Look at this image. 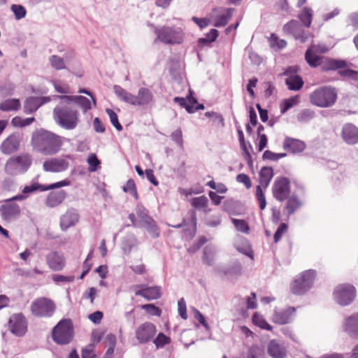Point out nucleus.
<instances>
[{
	"instance_id": "obj_9",
	"label": "nucleus",
	"mask_w": 358,
	"mask_h": 358,
	"mask_svg": "<svg viewBox=\"0 0 358 358\" xmlns=\"http://www.w3.org/2000/svg\"><path fill=\"white\" fill-rule=\"evenodd\" d=\"M55 310L53 301L44 297L35 299L31 305V313L38 317H51Z\"/></svg>"
},
{
	"instance_id": "obj_63",
	"label": "nucleus",
	"mask_w": 358,
	"mask_h": 358,
	"mask_svg": "<svg viewBox=\"0 0 358 358\" xmlns=\"http://www.w3.org/2000/svg\"><path fill=\"white\" fill-rule=\"evenodd\" d=\"M348 26H352L354 29H358V13H350L347 19Z\"/></svg>"
},
{
	"instance_id": "obj_14",
	"label": "nucleus",
	"mask_w": 358,
	"mask_h": 358,
	"mask_svg": "<svg viewBox=\"0 0 358 358\" xmlns=\"http://www.w3.org/2000/svg\"><path fill=\"white\" fill-rule=\"evenodd\" d=\"M12 334L17 336H23L27 331V322L22 313L13 315L8 322Z\"/></svg>"
},
{
	"instance_id": "obj_61",
	"label": "nucleus",
	"mask_w": 358,
	"mask_h": 358,
	"mask_svg": "<svg viewBox=\"0 0 358 358\" xmlns=\"http://www.w3.org/2000/svg\"><path fill=\"white\" fill-rule=\"evenodd\" d=\"M136 241L134 238H129L124 241L122 243V250L126 254H129L132 248L135 245Z\"/></svg>"
},
{
	"instance_id": "obj_18",
	"label": "nucleus",
	"mask_w": 358,
	"mask_h": 358,
	"mask_svg": "<svg viewBox=\"0 0 358 358\" xmlns=\"http://www.w3.org/2000/svg\"><path fill=\"white\" fill-rule=\"evenodd\" d=\"M8 203L0 206V214L2 218L6 221L16 219L20 213V206L14 203Z\"/></svg>"
},
{
	"instance_id": "obj_24",
	"label": "nucleus",
	"mask_w": 358,
	"mask_h": 358,
	"mask_svg": "<svg viewBox=\"0 0 358 358\" xmlns=\"http://www.w3.org/2000/svg\"><path fill=\"white\" fill-rule=\"evenodd\" d=\"M46 262L49 267L53 271H61L65 265L63 255L57 252H52L46 257Z\"/></svg>"
},
{
	"instance_id": "obj_49",
	"label": "nucleus",
	"mask_w": 358,
	"mask_h": 358,
	"mask_svg": "<svg viewBox=\"0 0 358 358\" xmlns=\"http://www.w3.org/2000/svg\"><path fill=\"white\" fill-rule=\"evenodd\" d=\"M106 112L110 117V120L111 124L117 131L122 130V126L119 122L117 115L115 113V111L110 108H106Z\"/></svg>"
},
{
	"instance_id": "obj_57",
	"label": "nucleus",
	"mask_w": 358,
	"mask_h": 358,
	"mask_svg": "<svg viewBox=\"0 0 358 358\" xmlns=\"http://www.w3.org/2000/svg\"><path fill=\"white\" fill-rule=\"evenodd\" d=\"M288 226L285 223H281L274 234V242L277 243L281 239L282 235L287 231Z\"/></svg>"
},
{
	"instance_id": "obj_43",
	"label": "nucleus",
	"mask_w": 358,
	"mask_h": 358,
	"mask_svg": "<svg viewBox=\"0 0 358 358\" xmlns=\"http://www.w3.org/2000/svg\"><path fill=\"white\" fill-rule=\"evenodd\" d=\"M190 203L194 208L196 209H201L208 206V199L206 196L203 195L199 197L192 198Z\"/></svg>"
},
{
	"instance_id": "obj_25",
	"label": "nucleus",
	"mask_w": 358,
	"mask_h": 358,
	"mask_svg": "<svg viewBox=\"0 0 358 358\" xmlns=\"http://www.w3.org/2000/svg\"><path fill=\"white\" fill-rule=\"evenodd\" d=\"M57 97L64 100L66 102L73 101L83 110V113H86L91 109V102L90 99L85 96L62 95Z\"/></svg>"
},
{
	"instance_id": "obj_50",
	"label": "nucleus",
	"mask_w": 358,
	"mask_h": 358,
	"mask_svg": "<svg viewBox=\"0 0 358 358\" xmlns=\"http://www.w3.org/2000/svg\"><path fill=\"white\" fill-rule=\"evenodd\" d=\"M269 42L272 48L282 49L287 45V42L284 39H280L275 34H271Z\"/></svg>"
},
{
	"instance_id": "obj_64",
	"label": "nucleus",
	"mask_w": 358,
	"mask_h": 358,
	"mask_svg": "<svg viewBox=\"0 0 358 358\" xmlns=\"http://www.w3.org/2000/svg\"><path fill=\"white\" fill-rule=\"evenodd\" d=\"M339 74L343 77H348L353 80H358V71L352 69H343L338 71Z\"/></svg>"
},
{
	"instance_id": "obj_21",
	"label": "nucleus",
	"mask_w": 358,
	"mask_h": 358,
	"mask_svg": "<svg viewBox=\"0 0 358 358\" xmlns=\"http://www.w3.org/2000/svg\"><path fill=\"white\" fill-rule=\"evenodd\" d=\"M79 220V215L76 210L70 208L60 218V227L62 231L74 226Z\"/></svg>"
},
{
	"instance_id": "obj_54",
	"label": "nucleus",
	"mask_w": 358,
	"mask_h": 358,
	"mask_svg": "<svg viewBox=\"0 0 358 358\" xmlns=\"http://www.w3.org/2000/svg\"><path fill=\"white\" fill-rule=\"evenodd\" d=\"M241 265L239 263L235 264L229 268H218L217 272L219 274L228 275V274H239L241 271Z\"/></svg>"
},
{
	"instance_id": "obj_56",
	"label": "nucleus",
	"mask_w": 358,
	"mask_h": 358,
	"mask_svg": "<svg viewBox=\"0 0 358 358\" xmlns=\"http://www.w3.org/2000/svg\"><path fill=\"white\" fill-rule=\"evenodd\" d=\"M153 342L156 347L159 348H163L166 344H169L171 342V339L163 333H159Z\"/></svg>"
},
{
	"instance_id": "obj_28",
	"label": "nucleus",
	"mask_w": 358,
	"mask_h": 358,
	"mask_svg": "<svg viewBox=\"0 0 358 358\" xmlns=\"http://www.w3.org/2000/svg\"><path fill=\"white\" fill-rule=\"evenodd\" d=\"M295 311V308L289 307L285 310H275L272 316L273 322L279 324H285L289 322L290 315Z\"/></svg>"
},
{
	"instance_id": "obj_59",
	"label": "nucleus",
	"mask_w": 358,
	"mask_h": 358,
	"mask_svg": "<svg viewBox=\"0 0 358 358\" xmlns=\"http://www.w3.org/2000/svg\"><path fill=\"white\" fill-rule=\"evenodd\" d=\"M87 163L90 165V171H96L100 164V161L94 154H91L87 158Z\"/></svg>"
},
{
	"instance_id": "obj_60",
	"label": "nucleus",
	"mask_w": 358,
	"mask_h": 358,
	"mask_svg": "<svg viewBox=\"0 0 358 358\" xmlns=\"http://www.w3.org/2000/svg\"><path fill=\"white\" fill-rule=\"evenodd\" d=\"M142 308L152 315L160 316L161 315V310L154 304H145L142 306Z\"/></svg>"
},
{
	"instance_id": "obj_8",
	"label": "nucleus",
	"mask_w": 358,
	"mask_h": 358,
	"mask_svg": "<svg viewBox=\"0 0 358 358\" xmlns=\"http://www.w3.org/2000/svg\"><path fill=\"white\" fill-rule=\"evenodd\" d=\"M157 40L166 44H180L182 41V31L177 28L162 27L155 29Z\"/></svg>"
},
{
	"instance_id": "obj_58",
	"label": "nucleus",
	"mask_w": 358,
	"mask_h": 358,
	"mask_svg": "<svg viewBox=\"0 0 358 358\" xmlns=\"http://www.w3.org/2000/svg\"><path fill=\"white\" fill-rule=\"evenodd\" d=\"M108 339L109 340V342H110V346L104 355V358H113V355L114 350L115 348V344H116L115 337L113 335H108Z\"/></svg>"
},
{
	"instance_id": "obj_42",
	"label": "nucleus",
	"mask_w": 358,
	"mask_h": 358,
	"mask_svg": "<svg viewBox=\"0 0 358 358\" xmlns=\"http://www.w3.org/2000/svg\"><path fill=\"white\" fill-rule=\"evenodd\" d=\"M252 322L256 326L263 329L268 331L272 329V327L265 320V319L262 315H259L258 313H255L253 315Z\"/></svg>"
},
{
	"instance_id": "obj_3",
	"label": "nucleus",
	"mask_w": 358,
	"mask_h": 358,
	"mask_svg": "<svg viewBox=\"0 0 358 358\" xmlns=\"http://www.w3.org/2000/svg\"><path fill=\"white\" fill-rule=\"evenodd\" d=\"M55 122L66 130L74 129L79 123L78 110L70 106H57L53 110Z\"/></svg>"
},
{
	"instance_id": "obj_1",
	"label": "nucleus",
	"mask_w": 358,
	"mask_h": 358,
	"mask_svg": "<svg viewBox=\"0 0 358 358\" xmlns=\"http://www.w3.org/2000/svg\"><path fill=\"white\" fill-rule=\"evenodd\" d=\"M31 145L35 150L44 155H53L59 151L62 141L59 136L41 129L33 133Z\"/></svg>"
},
{
	"instance_id": "obj_46",
	"label": "nucleus",
	"mask_w": 358,
	"mask_h": 358,
	"mask_svg": "<svg viewBox=\"0 0 358 358\" xmlns=\"http://www.w3.org/2000/svg\"><path fill=\"white\" fill-rule=\"evenodd\" d=\"M299 102V96H292L289 99H285L283 101V103L280 107L281 113H285L289 109H290L294 106L296 105Z\"/></svg>"
},
{
	"instance_id": "obj_6",
	"label": "nucleus",
	"mask_w": 358,
	"mask_h": 358,
	"mask_svg": "<svg viewBox=\"0 0 358 358\" xmlns=\"http://www.w3.org/2000/svg\"><path fill=\"white\" fill-rule=\"evenodd\" d=\"M315 275L316 273L314 270H308L302 273L292 282L291 285L292 292L296 295L305 294L311 288Z\"/></svg>"
},
{
	"instance_id": "obj_53",
	"label": "nucleus",
	"mask_w": 358,
	"mask_h": 358,
	"mask_svg": "<svg viewBox=\"0 0 358 358\" xmlns=\"http://www.w3.org/2000/svg\"><path fill=\"white\" fill-rule=\"evenodd\" d=\"M262 185H257L256 188V198L259 204V208L263 210L266 206V201L262 190Z\"/></svg>"
},
{
	"instance_id": "obj_38",
	"label": "nucleus",
	"mask_w": 358,
	"mask_h": 358,
	"mask_svg": "<svg viewBox=\"0 0 358 358\" xmlns=\"http://www.w3.org/2000/svg\"><path fill=\"white\" fill-rule=\"evenodd\" d=\"M50 66L55 70H64L66 69V64L62 57L57 55H52L49 57Z\"/></svg>"
},
{
	"instance_id": "obj_30",
	"label": "nucleus",
	"mask_w": 358,
	"mask_h": 358,
	"mask_svg": "<svg viewBox=\"0 0 358 358\" xmlns=\"http://www.w3.org/2000/svg\"><path fill=\"white\" fill-rule=\"evenodd\" d=\"M190 94L187 96L186 98H182L176 96L173 99V101L178 104H179L181 107L185 108L187 113H194V105L197 103V100L194 97H193L192 94V92H189Z\"/></svg>"
},
{
	"instance_id": "obj_51",
	"label": "nucleus",
	"mask_w": 358,
	"mask_h": 358,
	"mask_svg": "<svg viewBox=\"0 0 358 358\" xmlns=\"http://www.w3.org/2000/svg\"><path fill=\"white\" fill-rule=\"evenodd\" d=\"M232 222L236 229L241 232L248 234L250 227L248 223L243 220L232 219Z\"/></svg>"
},
{
	"instance_id": "obj_44",
	"label": "nucleus",
	"mask_w": 358,
	"mask_h": 358,
	"mask_svg": "<svg viewBox=\"0 0 358 358\" xmlns=\"http://www.w3.org/2000/svg\"><path fill=\"white\" fill-rule=\"evenodd\" d=\"M219 32L215 29H212L204 38H201L199 40V43L201 45H208L211 43L212 42L215 41L217 36H218Z\"/></svg>"
},
{
	"instance_id": "obj_10",
	"label": "nucleus",
	"mask_w": 358,
	"mask_h": 358,
	"mask_svg": "<svg viewBox=\"0 0 358 358\" xmlns=\"http://www.w3.org/2000/svg\"><path fill=\"white\" fill-rule=\"evenodd\" d=\"M356 296L354 286L348 284L340 285L334 292V300L341 306H348L351 303Z\"/></svg>"
},
{
	"instance_id": "obj_45",
	"label": "nucleus",
	"mask_w": 358,
	"mask_h": 358,
	"mask_svg": "<svg viewBox=\"0 0 358 358\" xmlns=\"http://www.w3.org/2000/svg\"><path fill=\"white\" fill-rule=\"evenodd\" d=\"M315 117V112L311 109H303L297 115V120L301 122H307Z\"/></svg>"
},
{
	"instance_id": "obj_31",
	"label": "nucleus",
	"mask_w": 358,
	"mask_h": 358,
	"mask_svg": "<svg viewBox=\"0 0 358 358\" xmlns=\"http://www.w3.org/2000/svg\"><path fill=\"white\" fill-rule=\"evenodd\" d=\"M347 63L345 60L327 59L322 64V69L324 71L340 70L345 68Z\"/></svg>"
},
{
	"instance_id": "obj_2",
	"label": "nucleus",
	"mask_w": 358,
	"mask_h": 358,
	"mask_svg": "<svg viewBox=\"0 0 358 358\" xmlns=\"http://www.w3.org/2000/svg\"><path fill=\"white\" fill-rule=\"evenodd\" d=\"M113 91L121 101L134 106H150L154 103V95L151 90L146 87H141L137 95H134L120 85H114Z\"/></svg>"
},
{
	"instance_id": "obj_33",
	"label": "nucleus",
	"mask_w": 358,
	"mask_h": 358,
	"mask_svg": "<svg viewBox=\"0 0 358 358\" xmlns=\"http://www.w3.org/2000/svg\"><path fill=\"white\" fill-rule=\"evenodd\" d=\"M313 11L312 8L309 7H304L299 12L298 15V17L300 21L302 22L303 26L309 28L311 25L313 20Z\"/></svg>"
},
{
	"instance_id": "obj_17",
	"label": "nucleus",
	"mask_w": 358,
	"mask_h": 358,
	"mask_svg": "<svg viewBox=\"0 0 358 358\" xmlns=\"http://www.w3.org/2000/svg\"><path fill=\"white\" fill-rule=\"evenodd\" d=\"M69 162L62 158H51L45 160L43 164L45 171L53 173L64 171L69 168Z\"/></svg>"
},
{
	"instance_id": "obj_39",
	"label": "nucleus",
	"mask_w": 358,
	"mask_h": 358,
	"mask_svg": "<svg viewBox=\"0 0 358 358\" xmlns=\"http://www.w3.org/2000/svg\"><path fill=\"white\" fill-rule=\"evenodd\" d=\"M314 50L310 47L305 53V59L308 65L311 67H317L320 65V57L314 52Z\"/></svg>"
},
{
	"instance_id": "obj_52",
	"label": "nucleus",
	"mask_w": 358,
	"mask_h": 358,
	"mask_svg": "<svg viewBox=\"0 0 358 358\" xmlns=\"http://www.w3.org/2000/svg\"><path fill=\"white\" fill-rule=\"evenodd\" d=\"M123 191L129 192L130 194L134 196L136 199H138L136 184L134 180L129 179L127 180L126 185L123 187Z\"/></svg>"
},
{
	"instance_id": "obj_11",
	"label": "nucleus",
	"mask_w": 358,
	"mask_h": 358,
	"mask_svg": "<svg viewBox=\"0 0 358 358\" xmlns=\"http://www.w3.org/2000/svg\"><path fill=\"white\" fill-rule=\"evenodd\" d=\"M273 195L279 201H283L287 199L290 192L289 180L285 177L275 179L273 188Z\"/></svg>"
},
{
	"instance_id": "obj_22",
	"label": "nucleus",
	"mask_w": 358,
	"mask_h": 358,
	"mask_svg": "<svg viewBox=\"0 0 358 358\" xmlns=\"http://www.w3.org/2000/svg\"><path fill=\"white\" fill-rule=\"evenodd\" d=\"M267 352L273 358H285L287 357L285 347L275 339L271 340L268 342Z\"/></svg>"
},
{
	"instance_id": "obj_37",
	"label": "nucleus",
	"mask_w": 358,
	"mask_h": 358,
	"mask_svg": "<svg viewBox=\"0 0 358 358\" xmlns=\"http://www.w3.org/2000/svg\"><path fill=\"white\" fill-rule=\"evenodd\" d=\"M217 252V250L214 246L207 245L204 248L203 252V260L208 265H212L214 259L215 255Z\"/></svg>"
},
{
	"instance_id": "obj_41",
	"label": "nucleus",
	"mask_w": 358,
	"mask_h": 358,
	"mask_svg": "<svg viewBox=\"0 0 358 358\" xmlns=\"http://www.w3.org/2000/svg\"><path fill=\"white\" fill-rule=\"evenodd\" d=\"M301 201L295 196L287 198L286 208L289 215H292L301 206Z\"/></svg>"
},
{
	"instance_id": "obj_15",
	"label": "nucleus",
	"mask_w": 358,
	"mask_h": 358,
	"mask_svg": "<svg viewBox=\"0 0 358 358\" xmlns=\"http://www.w3.org/2000/svg\"><path fill=\"white\" fill-rule=\"evenodd\" d=\"M22 136L19 133L9 135L0 145V150L5 155H10L18 150Z\"/></svg>"
},
{
	"instance_id": "obj_20",
	"label": "nucleus",
	"mask_w": 358,
	"mask_h": 358,
	"mask_svg": "<svg viewBox=\"0 0 358 358\" xmlns=\"http://www.w3.org/2000/svg\"><path fill=\"white\" fill-rule=\"evenodd\" d=\"M343 331L352 338H358V313L345 318L343 323Z\"/></svg>"
},
{
	"instance_id": "obj_19",
	"label": "nucleus",
	"mask_w": 358,
	"mask_h": 358,
	"mask_svg": "<svg viewBox=\"0 0 358 358\" xmlns=\"http://www.w3.org/2000/svg\"><path fill=\"white\" fill-rule=\"evenodd\" d=\"M50 101L49 96H30L27 98L24 103V112L26 114L34 113L41 106Z\"/></svg>"
},
{
	"instance_id": "obj_29",
	"label": "nucleus",
	"mask_w": 358,
	"mask_h": 358,
	"mask_svg": "<svg viewBox=\"0 0 358 358\" xmlns=\"http://www.w3.org/2000/svg\"><path fill=\"white\" fill-rule=\"evenodd\" d=\"M66 193L64 190L51 192L48 194L45 204L50 208H54L60 205L66 199Z\"/></svg>"
},
{
	"instance_id": "obj_4",
	"label": "nucleus",
	"mask_w": 358,
	"mask_h": 358,
	"mask_svg": "<svg viewBox=\"0 0 358 358\" xmlns=\"http://www.w3.org/2000/svg\"><path fill=\"white\" fill-rule=\"evenodd\" d=\"M310 102L320 108H329L337 100V90L331 86H323L315 89L309 96Z\"/></svg>"
},
{
	"instance_id": "obj_62",
	"label": "nucleus",
	"mask_w": 358,
	"mask_h": 358,
	"mask_svg": "<svg viewBox=\"0 0 358 358\" xmlns=\"http://www.w3.org/2000/svg\"><path fill=\"white\" fill-rule=\"evenodd\" d=\"M262 348L257 345H253L250 347L247 358H259L262 353Z\"/></svg>"
},
{
	"instance_id": "obj_34",
	"label": "nucleus",
	"mask_w": 358,
	"mask_h": 358,
	"mask_svg": "<svg viewBox=\"0 0 358 358\" xmlns=\"http://www.w3.org/2000/svg\"><path fill=\"white\" fill-rule=\"evenodd\" d=\"M285 84L289 90L297 91L302 88L303 80L299 76H289L285 79Z\"/></svg>"
},
{
	"instance_id": "obj_40",
	"label": "nucleus",
	"mask_w": 358,
	"mask_h": 358,
	"mask_svg": "<svg viewBox=\"0 0 358 358\" xmlns=\"http://www.w3.org/2000/svg\"><path fill=\"white\" fill-rule=\"evenodd\" d=\"M20 107V103L18 99H7L0 103V110L3 111L17 110Z\"/></svg>"
},
{
	"instance_id": "obj_55",
	"label": "nucleus",
	"mask_w": 358,
	"mask_h": 358,
	"mask_svg": "<svg viewBox=\"0 0 358 358\" xmlns=\"http://www.w3.org/2000/svg\"><path fill=\"white\" fill-rule=\"evenodd\" d=\"M287 156L286 153H275L268 150L264 151L262 158L271 161H278Z\"/></svg>"
},
{
	"instance_id": "obj_23",
	"label": "nucleus",
	"mask_w": 358,
	"mask_h": 358,
	"mask_svg": "<svg viewBox=\"0 0 358 358\" xmlns=\"http://www.w3.org/2000/svg\"><path fill=\"white\" fill-rule=\"evenodd\" d=\"M282 148L287 152L296 154L304 150L306 144L303 141L299 139L286 137L284 140Z\"/></svg>"
},
{
	"instance_id": "obj_12",
	"label": "nucleus",
	"mask_w": 358,
	"mask_h": 358,
	"mask_svg": "<svg viewBox=\"0 0 358 358\" xmlns=\"http://www.w3.org/2000/svg\"><path fill=\"white\" fill-rule=\"evenodd\" d=\"M283 31L287 34H292L295 39L299 40L301 43H305L309 36L308 32L305 31L299 23L294 20L286 23L283 26Z\"/></svg>"
},
{
	"instance_id": "obj_36",
	"label": "nucleus",
	"mask_w": 358,
	"mask_h": 358,
	"mask_svg": "<svg viewBox=\"0 0 358 358\" xmlns=\"http://www.w3.org/2000/svg\"><path fill=\"white\" fill-rule=\"evenodd\" d=\"M225 13L221 14L216 17L214 26L217 27H224L230 20L234 9L232 8H227L224 10Z\"/></svg>"
},
{
	"instance_id": "obj_26",
	"label": "nucleus",
	"mask_w": 358,
	"mask_h": 358,
	"mask_svg": "<svg viewBox=\"0 0 358 358\" xmlns=\"http://www.w3.org/2000/svg\"><path fill=\"white\" fill-rule=\"evenodd\" d=\"M342 136L347 143L355 144L358 142V129L352 124H347L343 126Z\"/></svg>"
},
{
	"instance_id": "obj_5",
	"label": "nucleus",
	"mask_w": 358,
	"mask_h": 358,
	"mask_svg": "<svg viewBox=\"0 0 358 358\" xmlns=\"http://www.w3.org/2000/svg\"><path fill=\"white\" fill-rule=\"evenodd\" d=\"M73 329L71 320H61L52 330L53 341L60 345L68 344L73 338Z\"/></svg>"
},
{
	"instance_id": "obj_35",
	"label": "nucleus",
	"mask_w": 358,
	"mask_h": 358,
	"mask_svg": "<svg viewBox=\"0 0 358 358\" xmlns=\"http://www.w3.org/2000/svg\"><path fill=\"white\" fill-rule=\"evenodd\" d=\"M141 224L153 238L159 237V229L155 221L151 217L145 220V221L142 222Z\"/></svg>"
},
{
	"instance_id": "obj_47",
	"label": "nucleus",
	"mask_w": 358,
	"mask_h": 358,
	"mask_svg": "<svg viewBox=\"0 0 358 358\" xmlns=\"http://www.w3.org/2000/svg\"><path fill=\"white\" fill-rule=\"evenodd\" d=\"M189 213L191 216L192 227L186 229L185 230V234L189 238H192L196 232V215L194 210H190Z\"/></svg>"
},
{
	"instance_id": "obj_48",
	"label": "nucleus",
	"mask_w": 358,
	"mask_h": 358,
	"mask_svg": "<svg viewBox=\"0 0 358 358\" xmlns=\"http://www.w3.org/2000/svg\"><path fill=\"white\" fill-rule=\"evenodd\" d=\"M10 10L15 15L16 20H19L24 18L26 16L27 10L25 8L20 4H13L10 7Z\"/></svg>"
},
{
	"instance_id": "obj_32",
	"label": "nucleus",
	"mask_w": 358,
	"mask_h": 358,
	"mask_svg": "<svg viewBox=\"0 0 358 358\" xmlns=\"http://www.w3.org/2000/svg\"><path fill=\"white\" fill-rule=\"evenodd\" d=\"M273 176V170L271 167L264 166L259 171V183L266 189Z\"/></svg>"
},
{
	"instance_id": "obj_27",
	"label": "nucleus",
	"mask_w": 358,
	"mask_h": 358,
	"mask_svg": "<svg viewBox=\"0 0 358 358\" xmlns=\"http://www.w3.org/2000/svg\"><path fill=\"white\" fill-rule=\"evenodd\" d=\"M138 287H141L142 289L135 292L136 296H141L148 301L160 297V287H144L143 285H138Z\"/></svg>"
},
{
	"instance_id": "obj_13",
	"label": "nucleus",
	"mask_w": 358,
	"mask_h": 358,
	"mask_svg": "<svg viewBox=\"0 0 358 358\" xmlns=\"http://www.w3.org/2000/svg\"><path fill=\"white\" fill-rule=\"evenodd\" d=\"M71 184L70 181L68 180H64L59 182H57L49 185H41L36 182H34L30 185L25 186L22 189V193L27 195V197L29 195L36 191L45 192L50 189H57L62 187L68 186Z\"/></svg>"
},
{
	"instance_id": "obj_7",
	"label": "nucleus",
	"mask_w": 358,
	"mask_h": 358,
	"mask_svg": "<svg viewBox=\"0 0 358 358\" xmlns=\"http://www.w3.org/2000/svg\"><path fill=\"white\" fill-rule=\"evenodd\" d=\"M31 159L28 155H20L10 158L5 166L6 172L11 176L23 173L29 169Z\"/></svg>"
},
{
	"instance_id": "obj_16",
	"label": "nucleus",
	"mask_w": 358,
	"mask_h": 358,
	"mask_svg": "<svg viewBox=\"0 0 358 358\" xmlns=\"http://www.w3.org/2000/svg\"><path fill=\"white\" fill-rule=\"evenodd\" d=\"M155 334V326L152 323L145 322L136 329V338L140 343H146L154 337Z\"/></svg>"
}]
</instances>
